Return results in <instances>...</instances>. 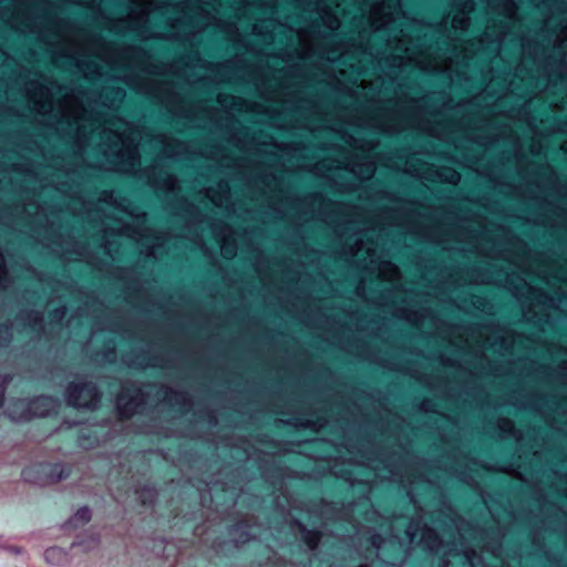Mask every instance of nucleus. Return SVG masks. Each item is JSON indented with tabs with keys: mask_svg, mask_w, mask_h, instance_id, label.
I'll return each mask as SVG.
<instances>
[{
	"mask_svg": "<svg viewBox=\"0 0 567 567\" xmlns=\"http://www.w3.org/2000/svg\"><path fill=\"white\" fill-rule=\"evenodd\" d=\"M206 196L217 207L228 206L230 188L227 182H219L216 187L206 189Z\"/></svg>",
	"mask_w": 567,
	"mask_h": 567,
	"instance_id": "nucleus-14",
	"label": "nucleus"
},
{
	"mask_svg": "<svg viewBox=\"0 0 567 567\" xmlns=\"http://www.w3.org/2000/svg\"><path fill=\"white\" fill-rule=\"evenodd\" d=\"M380 276H382L386 280H394L399 277V269L391 262H383L379 260L378 267Z\"/></svg>",
	"mask_w": 567,
	"mask_h": 567,
	"instance_id": "nucleus-22",
	"label": "nucleus"
},
{
	"mask_svg": "<svg viewBox=\"0 0 567 567\" xmlns=\"http://www.w3.org/2000/svg\"><path fill=\"white\" fill-rule=\"evenodd\" d=\"M163 0H137L135 8L123 20L126 29L136 31L143 37H148L145 25L150 20V16L157 9H162Z\"/></svg>",
	"mask_w": 567,
	"mask_h": 567,
	"instance_id": "nucleus-7",
	"label": "nucleus"
},
{
	"mask_svg": "<svg viewBox=\"0 0 567 567\" xmlns=\"http://www.w3.org/2000/svg\"><path fill=\"white\" fill-rule=\"evenodd\" d=\"M534 3L536 7H539L542 4H544L546 7H553L555 4L556 6L555 10H560L561 7L565 6L564 3L557 4V0H534Z\"/></svg>",
	"mask_w": 567,
	"mask_h": 567,
	"instance_id": "nucleus-30",
	"label": "nucleus"
},
{
	"mask_svg": "<svg viewBox=\"0 0 567 567\" xmlns=\"http://www.w3.org/2000/svg\"><path fill=\"white\" fill-rule=\"evenodd\" d=\"M9 23L12 25V28L19 30L20 32L35 31V24L33 20L29 16H25L20 8L9 18Z\"/></svg>",
	"mask_w": 567,
	"mask_h": 567,
	"instance_id": "nucleus-16",
	"label": "nucleus"
},
{
	"mask_svg": "<svg viewBox=\"0 0 567 567\" xmlns=\"http://www.w3.org/2000/svg\"><path fill=\"white\" fill-rule=\"evenodd\" d=\"M109 245H110V243H109V241H106V243H105V248L110 250Z\"/></svg>",
	"mask_w": 567,
	"mask_h": 567,
	"instance_id": "nucleus-41",
	"label": "nucleus"
},
{
	"mask_svg": "<svg viewBox=\"0 0 567 567\" xmlns=\"http://www.w3.org/2000/svg\"><path fill=\"white\" fill-rule=\"evenodd\" d=\"M463 560L467 561L471 566L473 565L471 560L470 553H465V555L462 557Z\"/></svg>",
	"mask_w": 567,
	"mask_h": 567,
	"instance_id": "nucleus-36",
	"label": "nucleus"
},
{
	"mask_svg": "<svg viewBox=\"0 0 567 567\" xmlns=\"http://www.w3.org/2000/svg\"><path fill=\"white\" fill-rule=\"evenodd\" d=\"M154 142L162 146L161 153L165 157L181 156L186 150L184 143L175 141L166 135H157L154 138Z\"/></svg>",
	"mask_w": 567,
	"mask_h": 567,
	"instance_id": "nucleus-13",
	"label": "nucleus"
},
{
	"mask_svg": "<svg viewBox=\"0 0 567 567\" xmlns=\"http://www.w3.org/2000/svg\"><path fill=\"white\" fill-rule=\"evenodd\" d=\"M217 103L220 107L225 109L227 113L243 110L244 101L233 95L219 94Z\"/></svg>",
	"mask_w": 567,
	"mask_h": 567,
	"instance_id": "nucleus-18",
	"label": "nucleus"
},
{
	"mask_svg": "<svg viewBox=\"0 0 567 567\" xmlns=\"http://www.w3.org/2000/svg\"><path fill=\"white\" fill-rule=\"evenodd\" d=\"M473 0H455L453 3L452 27L454 30H465L468 25V14L474 10Z\"/></svg>",
	"mask_w": 567,
	"mask_h": 567,
	"instance_id": "nucleus-12",
	"label": "nucleus"
},
{
	"mask_svg": "<svg viewBox=\"0 0 567 567\" xmlns=\"http://www.w3.org/2000/svg\"><path fill=\"white\" fill-rule=\"evenodd\" d=\"M212 231L220 246L221 255L228 259L233 258L237 250L233 229L224 223H214Z\"/></svg>",
	"mask_w": 567,
	"mask_h": 567,
	"instance_id": "nucleus-9",
	"label": "nucleus"
},
{
	"mask_svg": "<svg viewBox=\"0 0 567 567\" xmlns=\"http://www.w3.org/2000/svg\"><path fill=\"white\" fill-rule=\"evenodd\" d=\"M65 315V308H61V309H58L55 311V317H58L59 319H62Z\"/></svg>",
	"mask_w": 567,
	"mask_h": 567,
	"instance_id": "nucleus-34",
	"label": "nucleus"
},
{
	"mask_svg": "<svg viewBox=\"0 0 567 567\" xmlns=\"http://www.w3.org/2000/svg\"><path fill=\"white\" fill-rule=\"evenodd\" d=\"M177 184L178 181L176 177H174L173 175H167L163 181L162 187L173 192L177 188Z\"/></svg>",
	"mask_w": 567,
	"mask_h": 567,
	"instance_id": "nucleus-27",
	"label": "nucleus"
},
{
	"mask_svg": "<svg viewBox=\"0 0 567 567\" xmlns=\"http://www.w3.org/2000/svg\"><path fill=\"white\" fill-rule=\"evenodd\" d=\"M163 245V241L159 237H155V243H153L151 246L147 247V256H154L157 255V249Z\"/></svg>",
	"mask_w": 567,
	"mask_h": 567,
	"instance_id": "nucleus-29",
	"label": "nucleus"
},
{
	"mask_svg": "<svg viewBox=\"0 0 567 567\" xmlns=\"http://www.w3.org/2000/svg\"><path fill=\"white\" fill-rule=\"evenodd\" d=\"M445 179L451 183V184H457L461 179V176L457 172L455 171H450L447 172V174L445 175Z\"/></svg>",
	"mask_w": 567,
	"mask_h": 567,
	"instance_id": "nucleus-31",
	"label": "nucleus"
},
{
	"mask_svg": "<svg viewBox=\"0 0 567 567\" xmlns=\"http://www.w3.org/2000/svg\"><path fill=\"white\" fill-rule=\"evenodd\" d=\"M406 34L402 32L401 38L389 40L388 45L398 51L393 54L394 65L402 68L408 63H414L419 69L425 72H446L449 65L442 58L433 55L432 53H416L409 47L405 39Z\"/></svg>",
	"mask_w": 567,
	"mask_h": 567,
	"instance_id": "nucleus-3",
	"label": "nucleus"
},
{
	"mask_svg": "<svg viewBox=\"0 0 567 567\" xmlns=\"http://www.w3.org/2000/svg\"><path fill=\"white\" fill-rule=\"evenodd\" d=\"M563 150L567 152V143L563 145Z\"/></svg>",
	"mask_w": 567,
	"mask_h": 567,
	"instance_id": "nucleus-40",
	"label": "nucleus"
},
{
	"mask_svg": "<svg viewBox=\"0 0 567 567\" xmlns=\"http://www.w3.org/2000/svg\"><path fill=\"white\" fill-rule=\"evenodd\" d=\"M68 403L78 409H95L100 393L92 383L70 384L66 390Z\"/></svg>",
	"mask_w": 567,
	"mask_h": 567,
	"instance_id": "nucleus-8",
	"label": "nucleus"
},
{
	"mask_svg": "<svg viewBox=\"0 0 567 567\" xmlns=\"http://www.w3.org/2000/svg\"><path fill=\"white\" fill-rule=\"evenodd\" d=\"M69 474V470L60 463H37L23 471L24 480L39 486L55 484Z\"/></svg>",
	"mask_w": 567,
	"mask_h": 567,
	"instance_id": "nucleus-6",
	"label": "nucleus"
},
{
	"mask_svg": "<svg viewBox=\"0 0 567 567\" xmlns=\"http://www.w3.org/2000/svg\"><path fill=\"white\" fill-rule=\"evenodd\" d=\"M488 8L497 14L501 20L491 19L485 32L477 42L471 43L464 49L463 59H471L478 51L499 54L502 44L511 35L512 29L517 22L516 0H486Z\"/></svg>",
	"mask_w": 567,
	"mask_h": 567,
	"instance_id": "nucleus-2",
	"label": "nucleus"
},
{
	"mask_svg": "<svg viewBox=\"0 0 567 567\" xmlns=\"http://www.w3.org/2000/svg\"><path fill=\"white\" fill-rule=\"evenodd\" d=\"M43 556L47 564L51 566L60 567L70 563L69 553L65 549L56 546L48 548Z\"/></svg>",
	"mask_w": 567,
	"mask_h": 567,
	"instance_id": "nucleus-15",
	"label": "nucleus"
},
{
	"mask_svg": "<svg viewBox=\"0 0 567 567\" xmlns=\"http://www.w3.org/2000/svg\"><path fill=\"white\" fill-rule=\"evenodd\" d=\"M184 19H186V18L184 17L183 19L176 20L174 23H172V25L176 27V24L183 22Z\"/></svg>",
	"mask_w": 567,
	"mask_h": 567,
	"instance_id": "nucleus-38",
	"label": "nucleus"
},
{
	"mask_svg": "<svg viewBox=\"0 0 567 567\" xmlns=\"http://www.w3.org/2000/svg\"><path fill=\"white\" fill-rule=\"evenodd\" d=\"M140 401L136 399L128 400L125 392H121L116 400V405L121 414L128 416L135 412L140 405Z\"/></svg>",
	"mask_w": 567,
	"mask_h": 567,
	"instance_id": "nucleus-19",
	"label": "nucleus"
},
{
	"mask_svg": "<svg viewBox=\"0 0 567 567\" xmlns=\"http://www.w3.org/2000/svg\"><path fill=\"white\" fill-rule=\"evenodd\" d=\"M27 96L32 107L41 114L55 113L60 125L66 124L74 133L80 148L96 141L100 151L111 159L116 169L131 173L140 164L136 126L99 107H116L125 97V91L107 85L99 96L87 92L70 94L55 82L40 76L27 85Z\"/></svg>",
	"mask_w": 567,
	"mask_h": 567,
	"instance_id": "nucleus-1",
	"label": "nucleus"
},
{
	"mask_svg": "<svg viewBox=\"0 0 567 567\" xmlns=\"http://www.w3.org/2000/svg\"><path fill=\"white\" fill-rule=\"evenodd\" d=\"M8 551L12 553V554H16V555H20L23 553V549L21 547H18V546H6L4 547Z\"/></svg>",
	"mask_w": 567,
	"mask_h": 567,
	"instance_id": "nucleus-33",
	"label": "nucleus"
},
{
	"mask_svg": "<svg viewBox=\"0 0 567 567\" xmlns=\"http://www.w3.org/2000/svg\"><path fill=\"white\" fill-rule=\"evenodd\" d=\"M217 21L216 17L209 13L208 11L200 9V12L198 13L196 27L186 32L187 37H194L196 33L202 31V29L206 25L214 24Z\"/></svg>",
	"mask_w": 567,
	"mask_h": 567,
	"instance_id": "nucleus-20",
	"label": "nucleus"
},
{
	"mask_svg": "<svg viewBox=\"0 0 567 567\" xmlns=\"http://www.w3.org/2000/svg\"><path fill=\"white\" fill-rule=\"evenodd\" d=\"M91 50L93 51V54L96 58H99L102 62L112 68H121L127 64V50H118L109 44H102Z\"/></svg>",
	"mask_w": 567,
	"mask_h": 567,
	"instance_id": "nucleus-10",
	"label": "nucleus"
},
{
	"mask_svg": "<svg viewBox=\"0 0 567 567\" xmlns=\"http://www.w3.org/2000/svg\"><path fill=\"white\" fill-rule=\"evenodd\" d=\"M442 567H447V565L444 564Z\"/></svg>",
	"mask_w": 567,
	"mask_h": 567,
	"instance_id": "nucleus-42",
	"label": "nucleus"
},
{
	"mask_svg": "<svg viewBox=\"0 0 567 567\" xmlns=\"http://www.w3.org/2000/svg\"><path fill=\"white\" fill-rule=\"evenodd\" d=\"M41 319H42V318H41V316H40L38 312H35V313H33V315H32V320H33V323H34V324H35V323H38V322H40V321H41Z\"/></svg>",
	"mask_w": 567,
	"mask_h": 567,
	"instance_id": "nucleus-35",
	"label": "nucleus"
},
{
	"mask_svg": "<svg viewBox=\"0 0 567 567\" xmlns=\"http://www.w3.org/2000/svg\"><path fill=\"white\" fill-rule=\"evenodd\" d=\"M381 543H384V542L382 540L381 536H379V535H374V536L372 537V544H373V546H374V547H377V549H378V550H380V549H381Z\"/></svg>",
	"mask_w": 567,
	"mask_h": 567,
	"instance_id": "nucleus-32",
	"label": "nucleus"
},
{
	"mask_svg": "<svg viewBox=\"0 0 567 567\" xmlns=\"http://www.w3.org/2000/svg\"><path fill=\"white\" fill-rule=\"evenodd\" d=\"M365 249L368 255L370 268L374 269V265L379 264L380 257L377 255V250L372 247H364L362 239L355 241V251H353L354 256H358L362 250ZM363 261H367V258H363Z\"/></svg>",
	"mask_w": 567,
	"mask_h": 567,
	"instance_id": "nucleus-21",
	"label": "nucleus"
},
{
	"mask_svg": "<svg viewBox=\"0 0 567 567\" xmlns=\"http://www.w3.org/2000/svg\"><path fill=\"white\" fill-rule=\"evenodd\" d=\"M351 172L360 179H369L375 172V164L369 158H361L352 163Z\"/></svg>",
	"mask_w": 567,
	"mask_h": 567,
	"instance_id": "nucleus-17",
	"label": "nucleus"
},
{
	"mask_svg": "<svg viewBox=\"0 0 567 567\" xmlns=\"http://www.w3.org/2000/svg\"><path fill=\"white\" fill-rule=\"evenodd\" d=\"M11 340V332L8 326L0 327V346L7 344Z\"/></svg>",
	"mask_w": 567,
	"mask_h": 567,
	"instance_id": "nucleus-28",
	"label": "nucleus"
},
{
	"mask_svg": "<svg viewBox=\"0 0 567 567\" xmlns=\"http://www.w3.org/2000/svg\"><path fill=\"white\" fill-rule=\"evenodd\" d=\"M565 47H567V25H564L561 28V31L557 35L556 41H555L556 49L563 50Z\"/></svg>",
	"mask_w": 567,
	"mask_h": 567,
	"instance_id": "nucleus-25",
	"label": "nucleus"
},
{
	"mask_svg": "<svg viewBox=\"0 0 567 567\" xmlns=\"http://www.w3.org/2000/svg\"><path fill=\"white\" fill-rule=\"evenodd\" d=\"M75 523L86 524L91 519V511L87 507L80 508L72 518Z\"/></svg>",
	"mask_w": 567,
	"mask_h": 567,
	"instance_id": "nucleus-24",
	"label": "nucleus"
},
{
	"mask_svg": "<svg viewBox=\"0 0 567 567\" xmlns=\"http://www.w3.org/2000/svg\"><path fill=\"white\" fill-rule=\"evenodd\" d=\"M373 126L377 127L378 130L386 132V133H398L404 128V125L401 123H396V122L392 123V122H388V121H383V120L375 121Z\"/></svg>",
	"mask_w": 567,
	"mask_h": 567,
	"instance_id": "nucleus-23",
	"label": "nucleus"
},
{
	"mask_svg": "<svg viewBox=\"0 0 567 567\" xmlns=\"http://www.w3.org/2000/svg\"><path fill=\"white\" fill-rule=\"evenodd\" d=\"M443 61L449 65V70H450V69H451V63H452V62L447 63L445 60H443ZM449 61H452V58H449Z\"/></svg>",
	"mask_w": 567,
	"mask_h": 567,
	"instance_id": "nucleus-39",
	"label": "nucleus"
},
{
	"mask_svg": "<svg viewBox=\"0 0 567 567\" xmlns=\"http://www.w3.org/2000/svg\"><path fill=\"white\" fill-rule=\"evenodd\" d=\"M177 11H184V3H178L176 6Z\"/></svg>",
	"mask_w": 567,
	"mask_h": 567,
	"instance_id": "nucleus-37",
	"label": "nucleus"
},
{
	"mask_svg": "<svg viewBox=\"0 0 567 567\" xmlns=\"http://www.w3.org/2000/svg\"><path fill=\"white\" fill-rule=\"evenodd\" d=\"M406 533L411 542L420 537V543L429 550H437L441 546V540L432 528L423 527L419 530L416 524L411 523Z\"/></svg>",
	"mask_w": 567,
	"mask_h": 567,
	"instance_id": "nucleus-11",
	"label": "nucleus"
},
{
	"mask_svg": "<svg viewBox=\"0 0 567 567\" xmlns=\"http://www.w3.org/2000/svg\"><path fill=\"white\" fill-rule=\"evenodd\" d=\"M55 408V402L49 396H42L32 402V408L27 400H11L7 404L4 413L14 422L28 420L32 415L44 416Z\"/></svg>",
	"mask_w": 567,
	"mask_h": 567,
	"instance_id": "nucleus-5",
	"label": "nucleus"
},
{
	"mask_svg": "<svg viewBox=\"0 0 567 567\" xmlns=\"http://www.w3.org/2000/svg\"><path fill=\"white\" fill-rule=\"evenodd\" d=\"M303 538L311 549H315L319 543V534L315 532L305 533Z\"/></svg>",
	"mask_w": 567,
	"mask_h": 567,
	"instance_id": "nucleus-26",
	"label": "nucleus"
},
{
	"mask_svg": "<svg viewBox=\"0 0 567 567\" xmlns=\"http://www.w3.org/2000/svg\"><path fill=\"white\" fill-rule=\"evenodd\" d=\"M118 206L123 214L133 219V223L131 224L123 217L107 215L102 221L104 234H118L146 245L148 237H154V230L143 226L144 219H141L134 209H130V204L126 200Z\"/></svg>",
	"mask_w": 567,
	"mask_h": 567,
	"instance_id": "nucleus-4",
	"label": "nucleus"
}]
</instances>
